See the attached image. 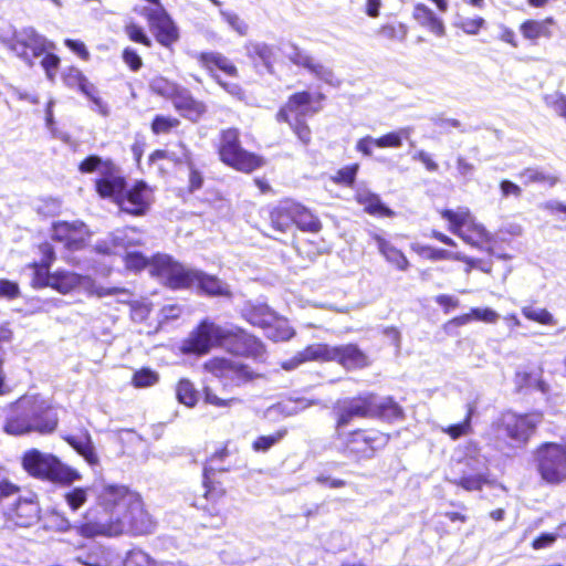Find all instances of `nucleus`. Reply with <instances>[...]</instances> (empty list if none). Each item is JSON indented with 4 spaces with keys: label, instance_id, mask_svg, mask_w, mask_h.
<instances>
[{
    "label": "nucleus",
    "instance_id": "obj_40",
    "mask_svg": "<svg viewBox=\"0 0 566 566\" xmlns=\"http://www.w3.org/2000/svg\"><path fill=\"white\" fill-rule=\"evenodd\" d=\"M276 314L270 310L266 305L253 306L248 313V321L259 327L268 331V328L274 323Z\"/></svg>",
    "mask_w": 566,
    "mask_h": 566
},
{
    "label": "nucleus",
    "instance_id": "obj_25",
    "mask_svg": "<svg viewBox=\"0 0 566 566\" xmlns=\"http://www.w3.org/2000/svg\"><path fill=\"white\" fill-rule=\"evenodd\" d=\"M334 361L346 369H358L370 364L368 356L355 344L335 346Z\"/></svg>",
    "mask_w": 566,
    "mask_h": 566
},
{
    "label": "nucleus",
    "instance_id": "obj_5",
    "mask_svg": "<svg viewBox=\"0 0 566 566\" xmlns=\"http://www.w3.org/2000/svg\"><path fill=\"white\" fill-rule=\"evenodd\" d=\"M0 44L29 66H33L38 57L54 49V43L32 27L20 30L12 25L0 28Z\"/></svg>",
    "mask_w": 566,
    "mask_h": 566
},
{
    "label": "nucleus",
    "instance_id": "obj_28",
    "mask_svg": "<svg viewBox=\"0 0 566 566\" xmlns=\"http://www.w3.org/2000/svg\"><path fill=\"white\" fill-rule=\"evenodd\" d=\"M412 18L429 32L438 38L446 35V25L441 18H439L429 7L423 3H417L413 7Z\"/></svg>",
    "mask_w": 566,
    "mask_h": 566
},
{
    "label": "nucleus",
    "instance_id": "obj_62",
    "mask_svg": "<svg viewBox=\"0 0 566 566\" xmlns=\"http://www.w3.org/2000/svg\"><path fill=\"white\" fill-rule=\"evenodd\" d=\"M546 104L552 107L559 116L566 119V97L559 93H554L545 97Z\"/></svg>",
    "mask_w": 566,
    "mask_h": 566
},
{
    "label": "nucleus",
    "instance_id": "obj_63",
    "mask_svg": "<svg viewBox=\"0 0 566 566\" xmlns=\"http://www.w3.org/2000/svg\"><path fill=\"white\" fill-rule=\"evenodd\" d=\"M473 321H481L489 324H494L500 318V315L489 307H474L472 308Z\"/></svg>",
    "mask_w": 566,
    "mask_h": 566
},
{
    "label": "nucleus",
    "instance_id": "obj_32",
    "mask_svg": "<svg viewBox=\"0 0 566 566\" xmlns=\"http://www.w3.org/2000/svg\"><path fill=\"white\" fill-rule=\"evenodd\" d=\"M245 51L251 60L263 64L268 69L271 67L276 55L275 48L263 42H249L245 45Z\"/></svg>",
    "mask_w": 566,
    "mask_h": 566
},
{
    "label": "nucleus",
    "instance_id": "obj_37",
    "mask_svg": "<svg viewBox=\"0 0 566 566\" xmlns=\"http://www.w3.org/2000/svg\"><path fill=\"white\" fill-rule=\"evenodd\" d=\"M552 19L542 21L528 20L521 25V32L525 39L537 40L539 38H549L552 35Z\"/></svg>",
    "mask_w": 566,
    "mask_h": 566
},
{
    "label": "nucleus",
    "instance_id": "obj_31",
    "mask_svg": "<svg viewBox=\"0 0 566 566\" xmlns=\"http://www.w3.org/2000/svg\"><path fill=\"white\" fill-rule=\"evenodd\" d=\"M356 200L369 214L386 217L394 216V212L381 203L379 197L370 192L368 189H358L356 192Z\"/></svg>",
    "mask_w": 566,
    "mask_h": 566
},
{
    "label": "nucleus",
    "instance_id": "obj_46",
    "mask_svg": "<svg viewBox=\"0 0 566 566\" xmlns=\"http://www.w3.org/2000/svg\"><path fill=\"white\" fill-rule=\"evenodd\" d=\"M286 433V429H280L271 434L258 437L252 444V449L255 452H266L274 444L279 443Z\"/></svg>",
    "mask_w": 566,
    "mask_h": 566
},
{
    "label": "nucleus",
    "instance_id": "obj_20",
    "mask_svg": "<svg viewBox=\"0 0 566 566\" xmlns=\"http://www.w3.org/2000/svg\"><path fill=\"white\" fill-rule=\"evenodd\" d=\"M335 346L328 344H313L296 353L291 359L284 360L281 366L285 370H293L307 361H334Z\"/></svg>",
    "mask_w": 566,
    "mask_h": 566
},
{
    "label": "nucleus",
    "instance_id": "obj_23",
    "mask_svg": "<svg viewBox=\"0 0 566 566\" xmlns=\"http://www.w3.org/2000/svg\"><path fill=\"white\" fill-rule=\"evenodd\" d=\"M125 189V180L116 166L96 180V190L102 198H108L118 205Z\"/></svg>",
    "mask_w": 566,
    "mask_h": 566
},
{
    "label": "nucleus",
    "instance_id": "obj_9",
    "mask_svg": "<svg viewBox=\"0 0 566 566\" xmlns=\"http://www.w3.org/2000/svg\"><path fill=\"white\" fill-rule=\"evenodd\" d=\"M240 133L237 128L221 130L218 154L222 163L242 172H251L263 166V159L240 145Z\"/></svg>",
    "mask_w": 566,
    "mask_h": 566
},
{
    "label": "nucleus",
    "instance_id": "obj_10",
    "mask_svg": "<svg viewBox=\"0 0 566 566\" xmlns=\"http://www.w3.org/2000/svg\"><path fill=\"white\" fill-rule=\"evenodd\" d=\"M205 369L220 379L227 390L242 386L258 376L255 371L240 361L220 357L208 360L205 364Z\"/></svg>",
    "mask_w": 566,
    "mask_h": 566
},
{
    "label": "nucleus",
    "instance_id": "obj_35",
    "mask_svg": "<svg viewBox=\"0 0 566 566\" xmlns=\"http://www.w3.org/2000/svg\"><path fill=\"white\" fill-rule=\"evenodd\" d=\"M200 62L205 67L212 72L213 67L222 71L227 75L235 76L237 67L234 64L220 53H201L199 56Z\"/></svg>",
    "mask_w": 566,
    "mask_h": 566
},
{
    "label": "nucleus",
    "instance_id": "obj_16",
    "mask_svg": "<svg viewBox=\"0 0 566 566\" xmlns=\"http://www.w3.org/2000/svg\"><path fill=\"white\" fill-rule=\"evenodd\" d=\"M62 81L69 88L77 90L90 98L94 104V109L102 115L108 114L106 104L98 96L97 88L92 84L81 70L74 66H67L62 71Z\"/></svg>",
    "mask_w": 566,
    "mask_h": 566
},
{
    "label": "nucleus",
    "instance_id": "obj_19",
    "mask_svg": "<svg viewBox=\"0 0 566 566\" xmlns=\"http://www.w3.org/2000/svg\"><path fill=\"white\" fill-rule=\"evenodd\" d=\"M370 396L339 401L335 407L337 416L336 433L344 431V427H346L353 418L370 417Z\"/></svg>",
    "mask_w": 566,
    "mask_h": 566
},
{
    "label": "nucleus",
    "instance_id": "obj_21",
    "mask_svg": "<svg viewBox=\"0 0 566 566\" xmlns=\"http://www.w3.org/2000/svg\"><path fill=\"white\" fill-rule=\"evenodd\" d=\"M142 234L135 228L119 229L109 238L96 245V250L103 254H116L119 250L142 244Z\"/></svg>",
    "mask_w": 566,
    "mask_h": 566
},
{
    "label": "nucleus",
    "instance_id": "obj_49",
    "mask_svg": "<svg viewBox=\"0 0 566 566\" xmlns=\"http://www.w3.org/2000/svg\"><path fill=\"white\" fill-rule=\"evenodd\" d=\"M523 315L531 321L537 322L543 325H555L556 321L554 316L545 308L524 306L522 308Z\"/></svg>",
    "mask_w": 566,
    "mask_h": 566
},
{
    "label": "nucleus",
    "instance_id": "obj_4",
    "mask_svg": "<svg viewBox=\"0 0 566 566\" xmlns=\"http://www.w3.org/2000/svg\"><path fill=\"white\" fill-rule=\"evenodd\" d=\"M153 273H156L160 281L171 289L198 287L208 295L230 296L229 285L218 277L205 274L203 272L188 269L174 261L169 255L155 259Z\"/></svg>",
    "mask_w": 566,
    "mask_h": 566
},
{
    "label": "nucleus",
    "instance_id": "obj_12",
    "mask_svg": "<svg viewBox=\"0 0 566 566\" xmlns=\"http://www.w3.org/2000/svg\"><path fill=\"white\" fill-rule=\"evenodd\" d=\"M144 17L156 40L165 48H170L179 40V30L164 7H143Z\"/></svg>",
    "mask_w": 566,
    "mask_h": 566
},
{
    "label": "nucleus",
    "instance_id": "obj_29",
    "mask_svg": "<svg viewBox=\"0 0 566 566\" xmlns=\"http://www.w3.org/2000/svg\"><path fill=\"white\" fill-rule=\"evenodd\" d=\"M295 201L283 200L271 211V223L274 229L285 232L294 224Z\"/></svg>",
    "mask_w": 566,
    "mask_h": 566
},
{
    "label": "nucleus",
    "instance_id": "obj_57",
    "mask_svg": "<svg viewBox=\"0 0 566 566\" xmlns=\"http://www.w3.org/2000/svg\"><path fill=\"white\" fill-rule=\"evenodd\" d=\"M221 18L240 35H245L248 24L234 12L220 10Z\"/></svg>",
    "mask_w": 566,
    "mask_h": 566
},
{
    "label": "nucleus",
    "instance_id": "obj_64",
    "mask_svg": "<svg viewBox=\"0 0 566 566\" xmlns=\"http://www.w3.org/2000/svg\"><path fill=\"white\" fill-rule=\"evenodd\" d=\"M132 318L136 322H143L150 312V304L146 301H134L130 305Z\"/></svg>",
    "mask_w": 566,
    "mask_h": 566
},
{
    "label": "nucleus",
    "instance_id": "obj_6",
    "mask_svg": "<svg viewBox=\"0 0 566 566\" xmlns=\"http://www.w3.org/2000/svg\"><path fill=\"white\" fill-rule=\"evenodd\" d=\"M23 469L32 476L59 484H72L82 479L74 469L62 463L51 453L29 450L22 459Z\"/></svg>",
    "mask_w": 566,
    "mask_h": 566
},
{
    "label": "nucleus",
    "instance_id": "obj_15",
    "mask_svg": "<svg viewBox=\"0 0 566 566\" xmlns=\"http://www.w3.org/2000/svg\"><path fill=\"white\" fill-rule=\"evenodd\" d=\"M541 421V413L517 415L507 412L502 418L506 434L518 444H523L528 440Z\"/></svg>",
    "mask_w": 566,
    "mask_h": 566
},
{
    "label": "nucleus",
    "instance_id": "obj_18",
    "mask_svg": "<svg viewBox=\"0 0 566 566\" xmlns=\"http://www.w3.org/2000/svg\"><path fill=\"white\" fill-rule=\"evenodd\" d=\"M151 203V190L144 182L136 184L118 201V207L130 214H145Z\"/></svg>",
    "mask_w": 566,
    "mask_h": 566
},
{
    "label": "nucleus",
    "instance_id": "obj_47",
    "mask_svg": "<svg viewBox=\"0 0 566 566\" xmlns=\"http://www.w3.org/2000/svg\"><path fill=\"white\" fill-rule=\"evenodd\" d=\"M158 381V373L150 368H142L136 370L132 378V385L135 388H148L156 385Z\"/></svg>",
    "mask_w": 566,
    "mask_h": 566
},
{
    "label": "nucleus",
    "instance_id": "obj_17",
    "mask_svg": "<svg viewBox=\"0 0 566 566\" xmlns=\"http://www.w3.org/2000/svg\"><path fill=\"white\" fill-rule=\"evenodd\" d=\"M88 237L90 232L81 221H61L53 226V240L64 243L70 250L80 249Z\"/></svg>",
    "mask_w": 566,
    "mask_h": 566
},
{
    "label": "nucleus",
    "instance_id": "obj_61",
    "mask_svg": "<svg viewBox=\"0 0 566 566\" xmlns=\"http://www.w3.org/2000/svg\"><path fill=\"white\" fill-rule=\"evenodd\" d=\"M454 483L467 491H475L481 490L482 485L485 483V479L481 474H474L462 476L458 481H454Z\"/></svg>",
    "mask_w": 566,
    "mask_h": 566
},
{
    "label": "nucleus",
    "instance_id": "obj_39",
    "mask_svg": "<svg viewBox=\"0 0 566 566\" xmlns=\"http://www.w3.org/2000/svg\"><path fill=\"white\" fill-rule=\"evenodd\" d=\"M524 185L541 184L553 187L557 184V176L539 168H526L520 174Z\"/></svg>",
    "mask_w": 566,
    "mask_h": 566
},
{
    "label": "nucleus",
    "instance_id": "obj_41",
    "mask_svg": "<svg viewBox=\"0 0 566 566\" xmlns=\"http://www.w3.org/2000/svg\"><path fill=\"white\" fill-rule=\"evenodd\" d=\"M377 34L386 40L403 42L408 34V28L402 22H391L382 24Z\"/></svg>",
    "mask_w": 566,
    "mask_h": 566
},
{
    "label": "nucleus",
    "instance_id": "obj_48",
    "mask_svg": "<svg viewBox=\"0 0 566 566\" xmlns=\"http://www.w3.org/2000/svg\"><path fill=\"white\" fill-rule=\"evenodd\" d=\"M203 486H205L203 499L197 501L195 503V505L202 510H208L205 502H212V503L218 502L220 499H222L224 496L226 491L220 484H213V483L208 482L207 480L205 481Z\"/></svg>",
    "mask_w": 566,
    "mask_h": 566
},
{
    "label": "nucleus",
    "instance_id": "obj_44",
    "mask_svg": "<svg viewBox=\"0 0 566 566\" xmlns=\"http://www.w3.org/2000/svg\"><path fill=\"white\" fill-rule=\"evenodd\" d=\"M177 399L187 407H193L198 401V392L188 379H181L176 388Z\"/></svg>",
    "mask_w": 566,
    "mask_h": 566
},
{
    "label": "nucleus",
    "instance_id": "obj_1",
    "mask_svg": "<svg viewBox=\"0 0 566 566\" xmlns=\"http://www.w3.org/2000/svg\"><path fill=\"white\" fill-rule=\"evenodd\" d=\"M103 513L96 518L86 516L78 526L85 537L116 536L126 531L146 533L150 531V520L144 511L139 496L123 485H104L97 493Z\"/></svg>",
    "mask_w": 566,
    "mask_h": 566
},
{
    "label": "nucleus",
    "instance_id": "obj_42",
    "mask_svg": "<svg viewBox=\"0 0 566 566\" xmlns=\"http://www.w3.org/2000/svg\"><path fill=\"white\" fill-rule=\"evenodd\" d=\"M115 165L111 160H103L98 156H90L80 164V171L84 174L98 172L101 177L111 171Z\"/></svg>",
    "mask_w": 566,
    "mask_h": 566
},
{
    "label": "nucleus",
    "instance_id": "obj_11",
    "mask_svg": "<svg viewBox=\"0 0 566 566\" xmlns=\"http://www.w3.org/2000/svg\"><path fill=\"white\" fill-rule=\"evenodd\" d=\"M51 289L64 295L73 292H83L87 295L104 297L112 293V291L105 290L103 286H97L91 276L81 275L64 269H57L52 272Z\"/></svg>",
    "mask_w": 566,
    "mask_h": 566
},
{
    "label": "nucleus",
    "instance_id": "obj_53",
    "mask_svg": "<svg viewBox=\"0 0 566 566\" xmlns=\"http://www.w3.org/2000/svg\"><path fill=\"white\" fill-rule=\"evenodd\" d=\"M124 566H156V563L145 552H143L140 549H133L127 554V556L125 558ZM165 566H177V565L168 564Z\"/></svg>",
    "mask_w": 566,
    "mask_h": 566
},
{
    "label": "nucleus",
    "instance_id": "obj_34",
    "mask_svg": "<svg viewBox=\"0 0 566 566\" xmlns=\"http://www.w3.org/2000/svg\"><path fill=\"white\" fill-rule=\"evenodd\" d=\"M376 242L379 252L385 256V259L395 265L397 269L405 271L409 266V262L405 254L398 250L396 247H394L390 242L387 240L376 237Z\"/></svg>",
    "mask_w": 566,
    "mask_h": 566
},
{
    "label": "nucleus",
    "instance_id": "obj_7",
    "mask_svg": "<svg viewBox=\"0 0 566 566\" xmlns=\"http://www.w3.org/2000/svg\"><path fill=\"white\" fill-rule=\"evenodd\" d=\"M442 218L449 222V230L462 239L467 244L493 254V234L478 222L468 208L444 210Z\"/></svg>",
    "mask_w": 566,
    "mask_h": 566
},
{
    "label": "nucleus",
    "instance_id": "obj_55",
    "mask_svg": "<svg viewBox=\"0 0 566 566\" xmlns=\"http://www.w3.org/2000/svg\"><path fill=\"white\" fill-rule=\"evenodd\" d=\"M60 65V57L51 51H48L43 54V59L41 60V66L45 71L46 78L54 83L56 77V71Z\"/></svg>",
    "mask_w": 566,
    "mask_h": 566
},
{
    "label": "nucleus",
    "instance_id": "obj_13",
    "mask_svg": "<svg viewBox=\"0 0 566 566\" xmlns=\"http://www.w3.org/2000/svg\"><path fill=\"white\" fill-rule=\"evenodd\" d=\"M538 470L542 478L549 483L566 479V448L547 443L538 450Z\"/></svg>",
    "mask_w": 566,
    "mask_h": 566
},
{
    "label": "nucleus",
    "instance_id": "obj_3",
    "mask_svg": "<svg viewBox=\"0 0 566 566\" xmlns=\"http://www.w3.org/2000/svg\"><path fill=\"white\" fill-rule=\"evenodd\" d=\"M56 426L57 418L50 402L33 395L23 396L9 407L3 429L8 434L21 436L33 431L50 433Z\"/></svg>",
    "mask_w": 566,
    "mask_h": 566
},
{
    "label": "nucleus",
    "instance_id": "obj_51",
    "mask_svg": "<svg viewBox=\"0 0 566 566\" xmlns=\"http://www.w3.org/2000/svg\"><path fill=\"white\" fill-rule=\"evenodd\" d=\"M163 255L164 254H159V256H163ZM156 258H158V255H156L149 262L143 254L137 253V252H130V253H127L125 256V264H126L127 269L134 270V271H139L148 265L151 275L157 276L160 280V277L156 273H153V264H154V261Z\"/></svg>",
    "mask_w": 566,
    "mask_h": 566
},
{
    "label": "nucleus",
    "instance_id": "obj_59",
    "mask_svg": "<svg viewBox=\"0 0 566 566\" xmlns=\"http://www.w3.org/2000/svg\"><path fill=\"white\" fill-rule=\"evenodd\" d=\"M359 166L357 164L346 166L342 169H339L335 176L333 177V180L336 184H344V185H352L356 178V174L358 171Z\"/></svg>",
    "mask_w": 566,
    "mask_h": 566
},
{
    "label": "nucleus",
    "instance_id": "obj_30",
    "mask_svg": "<svg viewBox=\"0 0 566 566\" xmlns=\"http://www.w3.org/2000/svg\"><path fill=\"white\" fill-rule=\"evenodd\" d=\"M370 417H380L386 420L398 419L402 415L401 408L388 397L370 396Z\"/></svg>",
    "mask_w": 566,
    "mask_h": 566
},
{
    "label": "nucleus",
    "instance_id": "obj_60",
    "mask_svg": "<svg viewBox=\"0 0 566 566\" xmlns=\"http://www.w3.org/2000/svg\"><path fill=\"white\" fill-rule=\"evenodd\" d=\"M125 32L132 41L142 43L148 48L151 46V40L146 35L142 27L129 23L125 27Z\"/></svg>",
    "mask_w": 566,
    "mask_h": 566
},
{
    "label": "nucleus",
    "instance_id": "obj_26",
    "mask_svg": "<svg viewBox=\"0 0 566 566\" xmlns=\"http://www.w3.org/2000/svg\"><path fill=\"white\" fill-rule=\"evenodd\" d=\"M43 259L40 263H32L29 265L31 271V285L34 289L51 287L52 273L50 266L54 261V252L49 244L41 247Z\"/></svg>",
    "mask_w": 566,
    "mask_h": 566
},
{
    "label": "nucleus",
    "instance_id": "obj_43",
    "mask_svg": "<svg viewBox=\"0 0 566 566\" xmlns=\"http://www.w3.org/2000/svg\"><path fill=\"white\" fill-rule=\"evenodd\" d=\"M265 335L274 342L287 340L294 335V331L287 322L275 316L274 323L268 328Z\"/></svg>",
    "mask_w": 566,
    "mask_h": 566
},
{
    "label": "nucleus",
    "instance_id": "obj_56",
    "mask_svg": "<svg viewBox=\"0 0 566 566\" xmlns=\"http://www.w3.org/2000/svg\"><path fill=\"white\" fill-rule=\"evenodd\" d=\"M484 24L485 20L481 17L461 18L460 21L457 22V27H459L464 33L469 35L478 34Z\"/></svg>",
    "mask_w": 566,
    "mask_h": 566
},
{
    "label": "nucleus",
    "instance_id": "obj_45",
    "mask_svg": "<svg viewBox=\"0 0 566 566\" xmlns=\"http://www.w3.org/2000/svg\"><path fill=\"white\" fill-rule=\"evenodd\" d=\"M150 88L153 92L174 101L182 87L165 77H155L150 82Z\"/></svg>",
    "mask_w": 566,
    "mask_h": 566
},
{
    "label": "nucleus",
    "instance_id": "obj_54",
    "mask_svg": "<svg viewBox=\"0 0 566 566\" xmlns=\"http://www.w3.org/2000/svg\"><path fill=\"white\" fill-rule=\"evenodd\" d=\"M180 124L179 119L171 116L157 115L151 124V130L154 134H167L171 129L178 127Z\"/></svg>",
    "mask_w": 566,
    "mask_h": 566
},
{
    "label": "nucleus",
    "instance_id": "obj_14",
    "mask_svg": "<svg viewBox=\"0 0 566 566\" xmlns=\"http://www.w3.org/2000/svg\"><path fill=\"white\" fill-rule=\"evenodd\" d=\"M323 98L324 96L319 93H295L279 111L277 120L292 124V118L297 119L315 114L319 111V103Z\"/></svg>",
    "mask_w": 566,
    "mask_h": 566
},
{
    "label": "nucleus",
    "instance_id": "obj_50",
    "mask_svg": "<svg viewBox=\"0 0 566 566\" xmlns=\"http://www.w3.org/2000/svg\"><path fill=\"white\" fill-rule=\"evenodd\" d=\"M88 491L87 488H73L66 491L63 497L67 506L75 512L87 501Z\"/></svg>",
    "mask_w": 566,
    "mask_h": 566
},
{
    "label": "nucleus",
    "instance_id": "obj_27",
    "mask_svg": "<svg viewBox=\"0 0 566 566\" xmlns=\"http://www.w3.org/2000/svg\"><path fill=\"white\" fill-rule=\"evenodd\" d=\"M172 104L182 117L191 122H198L207 112L206 104L196 99L191 93L184 87L178 95H176Z\"/></svg>",
    "mask_w": 566,
    "mask_h": 566
},
{
    "label": "nucleus",
    "instance_id": "obj_58",
    "mask_svg": "<svg viewBox=\"0 0 566 566\" xmlns=\"http://www.w3.org/2000/svg\"><path fill=\"white\" fill-rule=\"evenodd\" d=\"M442 431L447 433L452 440H457L460 437L467 436L471 431V416L470 413L467 416L463 422L458 424H452L442 428Z\"/></svg>",
    "mask_w": 566,
    "mask_h": 566
},
{
    "label": "nucleus",
    "instance_id": "obj_22",
    "mask_svg": "<svg viewBox=\"0 0 566 566\" xmlns=\"http://www.w3.org/2000/svg\"><path fill=\"white\" fill-rule=\"evenodd\" d=\"M289 59L296 65L310 70L317 78L331 85H338L339 81L335 77L333 71L327 66L316 62L306 52L296 48L289 54Z\"/></svg>",
    "mask_w": 566,
    "mask_h": 566
},
{
    "label": "nucleus",
    "instance_id": "obj_2",
    "mask_svg": "<svg viewBox=\"0 0 566 566\" xmlns=\"http://www.w3.org/2000/svg\"><path fill=\"white\" fill-rule=\"evenodd\" d=\"M213 346H222L235 355L261 359L264 347L255 337L234 325H217L208 319L193 331L184 344V352L206 354Z\"/></svg>",
    "mask_w": 566,
    "mask_h": 566
},
{
    "label": "nucleus",
    "instance_id": "obj_36",
    "mask_svg": "<svg viewBox=\"0 0 566 566\" xmlns=\"http://www.w3.org/2000/svg\"><path fill=\"white\" fill-rule=\"evenodd\" d=\"M294 224L303 231L318 232L322 224L306 207L295 202Z\"/></svg>",
    "mask_w": 566,
    "mask_h": 566
},
{
    "label": "nucleus",
    "instance_id": "obj_52",
    "mask_svg": "<svg viewBox=\"0 0 566 566\" xmlns=\"http://www.w3.org/2000/svg\"><path fill=\"white\" fill-rule=\"evenodd\" d=\"M464 458L463 460L473 471H480L485 465V459L480 454V450L474 442H469L464 447Z\"/></svg>",
    "mask_w": 566,
    "mask_h": 566
},
{
    "label": "nucleus",
    "instance_id": "obj_8",
    "mask_svg": "<svg viewBox=\"0 0 566 566\" xmlns=\"http://www.w3.org/2000/svg\"><path fill=\"white\" fill-rule=\"evenodd\" d=\"M389 441V436L378 430H355L336 433L335 446L346 455L356 459H370Z\"/></svg>",
    "mask_w": 566,
    "mask_h": 566
},
{
    "label": "nucleus",
    "instance_id": "obj_24",
    "mask_svg": "<svg viewBox=\"0 0 566 566\" xmlns=\"http://www.w3.org/2000/svg\"><path fill=\"white\" fill-rule=\"evenodd\" d=\"M39 505L33 497L19 499V501L9 507L4 513L17 525L27 527L39 520Z\"/></svg>",
    "mask_w": 566,
    "mask_h": 566
},
{
    "label": "nucleus",
    "instance_id": "obj_38",
    "mask_svg": "<svg viewBox=\"0 0 566 566\" xmlns=\"http://www.w3.org/2000/svg\"><path fill=\"white\" fill-rule=\"evenodd\" d=\"M413 133L410 126L401 127L397 130L387 133L376 138V147L379 148H399L402 146L405 139H409Z\"/></svg>",
    "mask_w": 566,
    "mask_h": 566
},
{
    "label": "nucleus",
    "instance_id": "obj_33",
    "mask_svg": "<svg viewBox=\"0 0 566 566\" xmlns=\"http://www.w3.org/2000/svg\"><path fill=\"white\" fill-rule=\"evenodd\" d=\"M164 159L170 160L175 164H186L188 167H191L192 163L191 154L182 143L178 145V150H155L149 156V163L151 165H155Z\"/></svg>",
    "mask_w": 566,
    "mask_h": 566
}]
</instances>
